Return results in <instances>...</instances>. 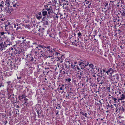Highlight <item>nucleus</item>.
Masks as SVG:
<instances>
[{"mask_svg":"<svg viewBox=\"0 0 125 125\" xmlns=\"http://www.w3.org/2000/svg\"><path fill=\"white\" fill-rule=\"evenodd\" d=\"M14 95L13 94H12V96L11 97V98H14Z\"/></svg>","mask_w":125,"mask_h":125,"instance_id":"nucleus-58","label":"nucleus"},{"mask_svg":"<svg viewBox=\"0 0 125 125\" xmlns=\"http://www.w3.org/2000/svg\"><path fill=\"white\" fill-rule=\"evenodd\" d=\"M30 56H29V57L30 58L29 59V60L31 62H33L34 60V58L33 57L31 56V54H30Z\"/></svg>","mask_w":125,"mask_h":125,"instance_id":"nucleus-23","label":"nucleus"},{"mask_svg":"<svg viewBox=\"0 0 125 125\" xmlns=\"http://www.w3.org/2000/svg\"><path fill=\"white\" fill-rule=\"evenodd\" d=\"M57 111L55 113V114H56V115H57L58 113H59V111L58 110H57Z\"/></svg>","mask_w":125,"mask_h":125,"instance_id":"nucleus-53","label":"nucleus"},{"mask_svg":"<svg viewBox=\"0 0 125 125\" xmlns=\"http://www.w3.org/2000/svg\"><path fill=\"white\" fill-rule=\"evenodd\" d=\"M69 62H66V63H65V68L66 69V70L67 69H69V67H70V65H68V63Z\"/></svg>","mask_w":125,"mask_h":125,"instance_id":"nucleus-19","label":"nucleus"},{"mask_svg":"<svg viewBox=\"0 0 125 125\" xmlns=\"http://www.w3.org/2000/svg\"><path fill=\"white\" fill-rule=\"evenodd\" d=\"M36 112L37 113L38 115L39 114V111L38 110H37L36 111Z\"/></svg>","mask_w":125,"mask_h":125,"instance_id":"nucleus-64","label":"nucleus"},{"mask_svg":"<svg viewBox=\"0 0 125 125\" xmlns=\"http://www.w3.org/2000/svg\"><path fill=\"white\" fill-rule=\"evenodd\" d=\"M36 18L38 19H40L42 17V14L41 12H39L38 14H37L36 15Z\"/></svg>","mask_w":125,"mask_h":125,"instance_id":"nucleus-14","label":"nucleus"},{"mask_svg":"<svg viewBox=\"0 0 125 125\" xmlns=\"http://www.w3.org/2000/svg\"><path fill=\"white\" fill-rule=\"evenodd\" d=\"M27 101H26H26H25V102H24V104L25 105H27Z\"/></svg>","mask_w":125,"mask_h":125,"instance_id":"nucleus-63","label":"nucleus"},{"mask_svg":"<svg viewBox=\"0 0 125 125\" xmlns=\"http://www.w3.org/2000/svg\"><path fill=\"white\" fill-rule=\"evenodd\" d=\"M24 26L25 27V28H29V25H25Z\"/></svg>","mask_w":125,"mask_h":125,"instance_id":"nucleus-44","label":"nucleus"},{"mask_svg":"<svg viewBox=\"0 0 125 125\" xmlns=\"http://www.w3.org/2000/svg\"><path fill=\"white\" fill-rule=\"evenodd\" d=\"M114 77V75L113 76H112V79L111 80L113 81L114 80H115V79H116V78H115V77Z\"/></svg>","mask_w":125,"mask_h":125,"instance_id":"nucleus-31","label":"nucleus"},{"mask_svg":"<svg viewBox=\"0 0 125 125\" xmlns=\"http://www.w3.org/2000/svg\"><path fill=\"white\" fill-rule=\"evenodd\" d=\"M26 41L25 42V43H29L30 42V41L28 40V39H26Z\"/></svg>","mask_w":125,"mask_h":125,"instance_id":"nucleus-32","label":"nucleus"},{"mask_svg":"<svg viewBox=\"0 0 125 125\" xmlns=\"http://www.w3.org/2000/svg\"><path fill=\"white\" fill-rule=\"evenodd\" d=\"M52 49H47L45 51V57L48 58L52 57V53H51V51H52Z\"/></svg>","mask_w":125,"mask_h":125,"instance_id":"nucleus-3","label":"nucleus"},{"mask_svg":"<svg viewBox=\"0 0 125 125\" xmlns=\"http://www.w3.org/2000/svg\"><path fill=\"white\" fill-rule=\"evenodd\" d=\"M58 105H59V106H58V109H60V108H61V107L59 105V104H58Z\"/></svg>","mask_w":125,"mask_h":125,"instance_id":"nucleus-61","label":"nucleus"},{"mask_svg":"<svg viewBox=\"0 0 125 125\" xmlns=\"http://www.w3.org/2000/svg\"><path fill=\"white\" fill-rule=\"evenodd\" d=\"M51 53H52V58L51 59H53L54 58V56H53V55H57V56L58 54L60 55V53H58L57 52H55V51L53 49H52V51H51Z\"/></svg>","mask_w":125,"mask_h":125,"instance_id":"nucleus-8","label":"nucleus"},{"mask_svg":"<svg viewBox=\"0 0 125 125\" xmlns=\"http://www.w3.org/2000/svg\"><path fill=\"white\" fill-rule=\"evenodd\" d=\"M1 94L2 95H3V91H1L0 92V94L1 95Z\"/></svg>","mask_w":125,"mask_h":125,"instance_id":"nucleus-55","label":"nucleus"},{"mask_svg":"<svg viewBox=\"0 0 125 125\" xmlns=\"http://www.w3.org/2000/svg\"><path fill=\"white\" fill-rule=\"evenodd\" d=\"M84 73L83 72V71H81L80 72V74H78V75H79L80 76H81L82 77V78H83L84 77Z\"/></svg>","mask_w":125,"mask_h":125,"instance_id":"nucleus-22","label":"nucleus"},{"mask_svg":"<svg viewBox=\"0 0 125 125\" xmlns=\"http://www.w3.org/2000/svg\"><path fill=\"white\" fill-rule=\"evenodd\" d=\"M73 68L74 69H75V70H76V67H74L73 66Z\"/></svg>","mask_w":125,"mask_h":125,"instance_id":"nucleus-60","label":"nucleus"},{"mask_svg":"<svg viewBox=\"0 0 125 125\" xmlns=\"http://www.w3.org/2000/svg\"><path fill=\"white\" fill-rule=\"evenodd\" d=\"M70 64H71V67H73V63H72L71 62V63H70Z\"/></svg>","mask_w":125,"mask_h":125,"instance_id":"nucleus-51","label":"nucleus"},{"mask_svg":"<svg viewBox=\"0 0 125 125\" xmlns=\"http://www.w3.org/2000/svg\"><path fill=\"white\" fill-rule=\"evenodd\" d=\"M71 79L70 78H68V79H65V81H66L67 82H69V83L71 81Z\"/></svg>","mask_w":125,"mask_h":125,"instance_id":"nucleus-28","label":"nucleus"},{"mask_svg":"<svg viewBox=\"0 0 125 125\" xmlns=\"http://www.w3.org/2000/svg\"><path fill=\"white\" fill-rule=\"evenodd\" d=\"M83 115L85 117H87V114L86 113H84V115Z\"/></svg>","mask_w":125,"mask_h":125,"instance_id":"nucleus-50","label":"nucleus"},{"mask_svg":"<svg viewBox=\"0 0 125 125\" xmlns=\"http://www.w3.org/2000/svg\"><path fill=\"white\" fill-rule=\"evenodd\" d=\"M4 33H5L3 31L2 32H1V35H3L4 34Z\"/></svg>","mask_w":125,"mask_h":125,"instance_id":"nucleus-48","label":"nucleus"},{"mask_svg":"<svg viewBox=\"0 0 125 125\" xmlns=\"http://www.w3.org/2000/svg\"><path fill=\"white\" fill-rule=\"evenodd\" d=\"M26 41V39H25L24 40H23L22 41V43H25V41Z\"/></svg>","mask_w":125,"mask_h":125,"instance_id":"nucleus-47","label":"nucleus"},{"mask_svg":"<svg viewBox=\"0 0 125 125\" xmlns=\"http://www.w3.org/2000/svg\"><path fill=\"white\" fill-rule=\"evenodd\" d=\"M38 31H39L40 32H41V33H42L44 32V31L43 29H39V30H38Z\"/></svg>","mask_w":125,"mask_h":125,"instance_id":"nucleus-29","label":"nucleus"},{"mask_svg":"<svg viewBox=\"0 0 125 125\" xmlns=\"http://www.w3.org/2000/svg\"><path fill=\"white\" fill-rule=\"evenodd\" d=\"M125 98V96H124L122 94L121 95L119 99V100H123Z\"/></svg>","mask_w":125,"mask_h":125,"instance_id":"nucleus-20","label":"nucleus"},{"mask_svg":"<svg viewBox=\"0 0 125 125\" xmlns=\"http://www.w3.org/2000/svg\"><path fill=\"white\" fill-rule=\"evenodd\" d=\"M48 21V19L45 17H44L42 19V22L44 25H48L49 24Z\"/></svg>","mask_w":125,"mask_h":125,"instance_id":"nucleus-5","label":"nucleus"},{"mask_svg":"<svg viewBox=\"0 0 125 125\" xmlns=\"http://www.w3.org/2000/svg\"><path fill=\"white\" fill-rule=\"evenodd\" d=\"M114 77H115V78H116V79L117 80L116 81V80L115 81L116 83H117V82H118V81H119V79L120 77L118 74H115V75H114Z\"/></svg>","mask_w":125,"mask_h":125,"instance_id":"nucleus-17","label":"nucleus"},{"mask_svg":"<svg viewBox=\"0 0 125 125\" xmlns=\"http://www.w3.org/2000/svg\"><path fill=\"white\" fill-rule=\"evenodd\" d=\"M21 51L22 50L20 49H18L17 50L16 49L15 52H14L15 55L17 54H20L22 52Z\"/></svg>","mask_w":125,"mask_h":125,"instance_id":"nucleus-13","label":"nucleus"},{"mask_svg":"<svg viewBox=\"0 0 125 125\" xmlns=\"http://www.w3.org/2000/svg\"><path fill=\"white\" fill-rule=\"evenodd\" d=\"M18 5H17V4H15L13 5V6L14 7H17L18 6Z\"/></svg>","mask_w":125,"mask_h":125,"instance_id":"nucleus-46","label":"nucleus"},{"mask_svg":"<svg viewBox=\"0 0 125 125\" xmlns=\"http://www.w3.org/2000/svg\"><path fill=\"white\" fill-rule=\"evenodd\" d=\"M29 69L30 70V72L31 73H32V71L34 69V67L32 66H31L29 68Z\"/></svg>","mask_w":125,"mask_h":125,"instance_id":"nucleus-24","label":"nucleus"},{"mask_svg":"<svg viewBox=\"0 0 125 125\" xmlns=\"http://www.w3.org/2000/svg\"><path fill=\"white\" fill-rule=\"evenodd\" d=\"M7 46V44L5 42H2L0 43V51H2L3 49Z\"/></svg>","mask_w":125,"mask_h":125,"instance_id":"nucleus-4","label":"nucleus"},{"mask_svg":"<svg viewBox=\"0 0 125 125\" xmlns=\"http://www.w3.org/2000/svg\"><path fill=\"white\" fill-rule=\"evenodd\" d=\"M103 71L104 72H105L106 73V71H107V69H106V68L103 69Z\"/></svg>","mask_w":125,"mask_h":125,"instance_id":"nucleus-36","label":"nucleus"},{"mask_svg":"<svg viewBox=\"0 0 125 125\" xmlns=\"http://www.w3.org/2000/svg\"><path fill=\"white\" fill-rule=\"evenodd\" d=\"M89 62H87L85 61H83L82 60H80L79 64L81 68V69H83L86 66L88 65Z\"/></svg>","mask_w":125,"mask_h":125,"instance_id":"nucleus-2","label":"nucleus"},{"mask_svg":"<svg viewBox=\"0 0 125 125\" xmlns=\"http://www.w3.org/2000/svg\"><path fill=\"white\" fill-rule=\"evenodd\" d=\"M42 14L43 16H46L47 15V11L43 10L42 11Z\"/></svg>","mask_w":125,"mask_h":125,"instance_id":"nucleus-16","label":"nucleus"},{"mask_svg":"<svg viewBox=\"0 0 125 125\" xmlns=\"http://www.w3.org/2000/svg\"><path fill=\"white\" fill-rule=\"evenodd\" d=\"M22 76H21L20 75V76H17V79L18 80H19L20 79H21V78Z\"/></svg>","mask_w":125,"mask_h":125,"instance_id":"nucleus-33","label":"nucleus"},{"mask_svg":"<svg viewBox=\"0 0 125 125\" xmlns=\"http://www.w3.org/2000/svg\"><path fill=\"white\" fill-rule=\"evenodd\" d=\"M112 99L114 101L115 103H116V102H117V99L116 98H113Z\"/></svg>","mask_w":125,"mask_h":125,"instance_id":"nucleus-30","label":"nucleus"},{"mask_svg":"<svg viewBox=\"0 0 125 125\" xmlns=\"http://www.w3.org/2000/svg\"><path fill=\"white\" fill-rule=\"evenodd\" d=\"M36 51H35V53L36 54H40L42 57H43L45 56V53L46 51V49H45L41 48L37 50Z\"/></svg>","mask_w":125,"mask_h":125,"instance_id":"nucleus-1","label":"nucleus"},{"mask_svg":"<svg viewBox=\"0 0 125 125\" xmlns=\"http://www.w3.org/2000/svg\"><path fill=\"white\" fill-rule=\"evenodd\" d=\"M73 67H76V68L78 70L80 69V68L79 67H78V66H77L76 65L75 66L74 65Z\"/></svg>","mask_w":125,"mask_h":125,"instance_id":"nucleus-35","label":"nucleus"},{"mask_svg":"<svg viewBox=\"0 0 125 125\" xmlns=\"http://www.w3.org/2000/svg\"><path fill=\"white\" fill-rule=\"evenodd\" d=\"M56 16L55 17V18L56 17V18L58 19V16L57 15V14H56Z\"/></svg>","mask_w":125,"mask_h":125,"instance_id":"nucleus-59","label":"nucleus"},{"mask_svg":"<svg viewBox=\"0 0 125 125\" xmlns=\"http://www.w3.org/2000/svg\"><path fill=\"white\" fill-rule=\"evenodd\" d=\"M88 65L89 67L90 68H92V69L94 67V65H93L92 64H89V63Z\"/></svg>","mask_w":125,"mask_h":125,"instance_id":"nucleus-26","label":"nucleus"},{"mask_svg":"<svg viewBox=\"0 0 125 125\" xmlns=\"http://www.w3.org/2000/svg\"><path fill=\"white\" fill-rule=\"evenodd\" d=\"M84 113L82 111H80V113L83 115H84Z\"/></svg>","mask_w":125,"mask_h":125,"instance_id":"nucleus-40","label":"nucleus"},{"mask_svg":"<svg viewBox=\"0 0 125 125\" xmlns=\"http://www.w3.org/2000/svg\"><path fill=\"white\" fill-rule=\"evenodd\" d=\"M61 86L60 88V89L61 90H63L64 87V85L63 84H61Z\"/></svg>","mask_w":125,"mask_h":125,"instance_id":"nucleus-27","label":"nucleus"},{"mask_svg":"<svg viewBox=\"0 0 125 125\" xmlns=\"http://www.w3.org/2000/svg\"><path fill=\"white\" fill-rule=\"evenodd\" d=\"M77 34L79 36V38L80 37V36L81 35V33L80 32H79Z\"/></svg>","mask_w":125,"mask_h":125,"instance_id":"nucleus-39","label":"nucleus"},{"mask_svg":"<svg viewBox=\"0 0 125 125\" xmlns=\"http://www.w3.org/2000/svg\"><path fill=\"white\" fill-rule=\"evenodd\" d=\"M118 110L121 111V113L124 112L125 111V107L122 106H120L119 107H118Z\"/></svg>","mask_w":125,"mask_h":125,"instance_id":"nucleus-12","label":"nucleus"},{"mask_svg":"<svg viewBox=\"0 0 125 125\" xmlns=\"http://www.w3.org/2000/svg\"><path fill=\"white\" fill-rule=\"evenodd\" d=\"M21 97H22V99H23V98H25L26 97L25 96H24L23 95H22L21 96Z\"/></svg>","mask_w":125,"mask_h":125,"instance_id":"nucleus-45","label":"nucleus"},{"mask_svg":"<svg viewBox=\"0 0 125 125\" xmlns=\"http://www.w3.org/2000/svg\"><path fill=\"white\" fill-rule=\"evenodd\" d=\"M6 4H9V5L10 4L9 2L8 1H6Z\"/></svg>","mask_w":125,"mask_h":125,"instance_id":"nucleus-43","label":"nucleus"},{"mask_svg":"<svg viewBox=\"0 0 125 125\" xmlns=\"http://www.w3.org/2000/svg\"><path fill=\"white\" fill-rule=\"evenodd\" d=\"M47 11H48V14L49 15H50L51 13H52L53 11L52 8L51 6L47 10Z\"/></svg>","mask_w":125,"mask_h":125,"instance_id":"nucleus-11","label":"nucleus"},{"mask_svg":"<svg viewBox=\"0 0 125 125\" xmlns=\"http://www.w3.org/2000/svg\"><path fill=\"white\" fill-rule=\"evenodd\" d=\"M45 49L46 47L45 46H43V45H38V46L35 48V51L39 49H41V48Z\"/></svg>","mask_w":125,"mask_h":125,"instance_id":"nucleus-9","label":"nucleus"},{"mask_svg":"<svg viewBox=\"0 0 125 125\" xmlns=\"http://www.w3.org/2000/svg\"><path fill=\"white\" fill-rule=\"evenodd\" d=\"M111 3H109V4L108 3H105V7H107L106 8L107 10H110L111 9Z\"/></svg>","mask_w":125,"mask_h":125,"instance_id":"nucleus-10","label":"nucleus"},{"mask_svg":"<svg viewBox=\"0 0 125 125\" xmlns=\"http://www.w3.org/2000/svg\"><path fill=\"white\" fill-rule=\"evenodd\" d=\"M19 28H20V29L21 28V27L20 26H18V27H17V28H16V30H18Z\"/></svg>","mask_w":125,"mask_h":125,"instance_id":"nucleus-42","label":"nucleus"},{"mask_svg":"<svg viewBox=\"0 0 125 125\" xmlns=\"http://www.w3.org/2000/svg\"><path fill=\"white\" fill-rule=\"evenodd\" d=\"M120 13L121 14V15L122 16L125 17V10H121L120 11Z\"/></svg>","mask_w":125,"mask_h":125,"instance_id":"nucleus-18","label":"nucleus"},{"mask_svg":"<svg viewBox=\"0 0 125 125\" xmlns=\"http://www.w3.org/2000/svg\"><path fill=\"white\" fill-rule=\"evenodd\" d=\"M91 4V3H90V4H89V5L88 6V7L89 8H90V6Z\"/></svg>","mask_w":125,"mask_h":125,"instance_id":"nucleus-52","label":"nucleus"},{"mask_svg":"<svg viewBox=\"0 0 125 125\" xmlns=\"http://www.w3.org/2000/svg\"><path fill=\"white\" fill-rule=\"evenodd\" d=\"M70 95L71 94H70V93H69L68 94V95H67L66 97V98H68L69 96H70Z\"/></svg>","mask_w":125,"mask_h":125,"instance_id":"nucleus-37","label":"nucleus"},{"mask_svg":"<svg viewBox=\"0 0 125 125\" xmlns=\"http://www.w3.org/2000/svg\"><path fill=\"white\" fill-rule=\"evenodd\" d=\"M15 37L13 36H12L11 37V40H12L15 39Z\"/></svg>","mask_w":125,"mask_h":125,"instance_id":"nucleus-38","label":"nucleus"},{"mask_svg":"<svg viewBox=\"0 0 125 125\" xmlns=\"http://www.w3.org/2000/svg\"><path fill=\"white\" fill-rule=\"evenodd\" d=\"M6 116V115L5 114H3L2 115V116H4L5 117Z\"/></svg>","mask_w":125,"mask_h":125,"instance_id":"nucleus-57","label":"nucleus"},{"mask_svg":"<svg viewBox=\"0 0 125 125\" xmlns=\"http://www.w3.org/2000/svg\"><path fill=\"white\" fill-rule=\"evenodd\" d=\"M32 64V63H31L29 62H26L25 65L29 67L30 66H31Z\"/></svg>","mask_w":125,"mask_h":125,"instance_id":"nucleus-21","label":"nucleus"},{"mask_svg":"<svg viewBox=\"0 0 125 125\" xmlns=\"http://www.w3.org/2000/svg\"><path fill=\"white\" fill-rule=\"evenodd\" d=\"M62 62H63L61 61L59 63L60 66L61 67L62 69V70H66V69L65 68V67L64 66V64H61Z\"/></svg>","mask_w":125,"mask_h":125,"instance_id":"nucleus-15","label":"nucleus"},{"mask_svg":"<svg viewBox=\"0 0 125 125\" xmlns=\"http://www.w3.org/2000/svg\"><path fill=\"white\" fill-rule=\"evenodd\" d=\"M93 71H95V70H97V68L96 67V66H95V67H94L93 69Z\"/></svg>","mask_w":125,"mask_h":125,"instance_id":"nucleus-34","label":"nucleus"},{"mask_svg":"<svg viewBox=\"0 0 125 125\" xmlns=\"http://www.w3.org/2000/svg\"><path fill=\"white\" fill-rule=\"evenodd\" d=\"M46 48L47 49H50V46H48L46 47Z\"/></svg>","mask_w":125,"mask_h":125,"instance_id":"nucleus-54","label":"nucleus"},{"mask_svg":"<svg viewBox=\"0 0 125 125\" xmlns=\"http://www.w3.org/2000/svg\"><path fill=\"white\" fill-rule=\"evenodd\" d=\"M77 76L76 78L78 80L80 81L82 77L81 76H80L79 75H77Z\"/></svg>","mask_w":125,"mask_h":125,"instance_id":"nucleus-25","label":"nucleus"},{"mask_svg":"<svg viewBox=\"0 0 125 125\" xmlns=\"http://www.w3.org/2000/svg\"><path fill=\"white\" fill-rule=\"evenodd\" d=\"M5 10H6V11H7V12H8L9 13H11V12L12 11L13 9L11 7H6Z\"/></svg>","mask_w":125,"mask_h":125,"instance_id":"nucleus-7","label":"nucleus"},{"mask_svg":"<svg viewBox=\"0 0 125 125\" xmlns=\"http://www.w3.org/2000/svg\"><path fill=\"white\" fill-rule=\"evenodd\" d=\"M90 3H91L90 1H87V2L86 3V4H88L89 3L90 4Z\"/></svg>","mask_w":125,"mask_h":125,"instance_id":"nucleus-49","label":"nucleus"},{"mask_svg":"<svg viewBox=\"0 0 125 125\" xmlns=\"http://www.w3.org/2000/svg\"><path fill=\"white\" fill-rule=\"evenodd\" d=\"M38 118H40L41 117V116L39 115V114L38 115Z\"/></svg>","mask_w":125,"mask_h":125,"instance_id":"nucleus-62","label":"nucleus"},{"mask_svg":"<svg viewBox=\"0 0 125 125\" xmlns=\"http://www.w3.org/2000/svg\"><path fill=\"white\" fill-rule=\"evenodd\" d=\"M99 103L101 105V106H102V103L101 101V100H99Z\"/></svg>","mask_w":125,"mask_h":125,"instance_id":"nucleus-56","label":"nucleus"},{"mask_svg":"<svg viewBox=\"0 0 125 125\" xmlns=\"http://www.w3.org/2000/svg\"><path fill=\"white\" fill-rule=\"evenodd\" d=\"M114 71L115 70H114L111 68H110L109 69H107L106 73L108 75L109 73H110V74H111L113 72H114Z\"/></svg>","mask_w":125,"mask_h":125,"instance_id":"nucleus-6","label":"nucleus"},{"mask_svg":"<svg viewBox=\"0 0 125 125\" xmlns=\"http://www.w3.org/2000/svg\"><path fill=\"white\" fill-rule=\"evenodd\" d=\"M12 94H8L9 97H11L12 96Z\"/></svg>","mask_w":125,"mask_h":125,"instance_id":"nucleus-41","label":"nucleus"}]
</instances>
